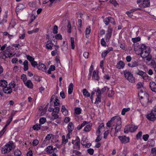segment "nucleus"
Masks as SVG:
<instances>
[{"mask_svg": "<svg viewBox=\"0 0 156 156\" xmlns=\"http://www.w3.org/2000/svg\"><path fill=\"white\" fill-rule=\"evenodd\" d=\"M151 52L150 48L144 44H142L141 50L140 52L141 57L143 58H146L149 60L152 58L151 55L150 54Z\"/></svg>", "mask_w": 156, "mask_h": 156, "instance_id": "f257e3e1", "label": "nucleus"}, {"mask_svg": "<svg viewBox=\"0 0 156 156\" xmlns=\"http://www.w3.org/2000/svg\"><path fill=\"white\" fill-rule=\"evenodd\" d=\"M16 146L12 141H9L2 148L1 152L2 154L8 153L15 148Z\"/></svg>", "mask_w": 156, "mask_h": 156, "instance_id": "f03ea898", "label": "nucleus"}, {"mask_svg": "<svg viewBox=\"0 0 156 156\" xmlns=\"http://www.w3.org/2000/svg\"><path fill=\"white\" fill-rule=\"evenodd\" d=\"M121 119L119 116H115L112 118L107 123V127H111L112 124L113 125L115 124V127H118L121 125Z\"/></svg>", "mask_w": 156, "mask_h": 156, "instance_id": "7ed1b4c3", "label": "nucleus"}, {"mask_svg": "<svg viewBox=\"0 0 156 156\" xmlns=\"http://www.w3.org/2000/svg\"><path fill=\"white\" fill-rule=\"evenodd\" d=\"M21 79L22 80L26 86L29 88H32L33 84L31 81L29 80H28L26 75L23 74L21 76Z\"/></svg>", "mask_w": 156, "mask_h": 156, "instance_id": "20e7f679", "label": "nucleus"}, {"mask_svg": "<svg viewBox=\"0 0 156 156\" xmlns=\"http://www.w3.org/2000/svg\"><path fill=\"white\" fill-rule=\"evenodd\" d=\"M49 112H52L51 115L53 119H56L58 118V113L59 111V108L58 107H55L54 108L50 107L48 109Z\"/></svg>", "mask_w": 156, "mask_h": 156, "instance_id": "39448f33", "label": "nucleus"}, {"mask_svg": "<svg viewBox=\"0 0 156 156\" xmlns=\"http://www.w3.org/2000/svg\"><path fill=\"white\" fill-rule=\"evenodd\" d=\"M125 78L130 82L133 83L135 82V78L133 75L127 70L123 71Z\"/></svg>", "mask_w": 156, "mask_h": 156, "instance_id": "423d86ee", "label": "nucleus"}, {"mask_svg": "<svg viewBox=\"0 0 156 156\" xmlns=\"http://www.w3.org/2000/svg\"><path fill=\"white\" fill-rule=\"evenodd\" d=\"M137 3L141 8H146L150 5V0H137Z\"/></svg>", "mask_w": 156, "mask_h": 156, "instance_id": "0eeeda50", "label": "nucleus"}, {"mask_svg": "<svg viewBox=\"0 0 156 156\" xmlns=\"http://www.w3.org/2000/svg\"><path fill=\"white\" fill-rule=\"evenodd\" d=\"M72 143L75 148L79 149L80 148V140L78 137H76L75 139L73 140Z\"/></svg>", "mask_w": 156, "mask_h": 156, "instance_id": "6e6552de", "label": "nucleus"}, {"mask_svg": "<svg viewBox=\"0 0 156 156\" xmlns=\"http://www.w3.org/2000/svg\"><path fill=\"white\" fill-rule=\"evenodd\" d=\"M118 138L122 144H126L129 143L130 140L129 137H126L125 136H119Z\"/></svg>", "mask_w": 156, "mask_h": 156, "instance_id": "1a4fd4ad", "label": "nucleus"}, {"mask_svg": "<svg viewBox=\"0 0 156 156\" xmlns=\"http://www.w3.org/2000/svg\"><path fill=\"white\" fill-rule=\"evenodd\" d=\"M16 42V44H13L12 45V46L14 47L16 50L22 47L25 45V44L20 40H17Z\"/></svg>", "mask_w": 156, "mask_h": 156, "instance_id": "9d476101", "label": "nucleus"}, {"mask_svg": "<svg viewBox=\"0 0 156 156\" xmlns=\"http://www.w3.org/2000/svg\"><path fill=\"white\" fill-rule=\"evenodd\" d=\"M134 50L135 53L138 55L140 54V52L141 50V47H142V44H139L138 43L134 44Z\"/></svg>", "mask_w": 156, "mask_h": 156, "instance_id": "9b49d317", "label": "nucleus"}, {"mask_svg": "<svg viewBox=\"0 0 156 156\" xmlns=\"http://www.w3.org/2000/svg\"><path fill=\"white\" fill-rule=\"evenodd\" d=\"M136 74L141 76L144 80H147L148 79V76L146 74V73L142 70H138L136 72Z\"/></svg>", "mask_w": 156, "mask_h": 156, "instance_id": "f8f14e48", "label": "nucleus"}, {"mask_svg": "<svg viewBox=\"0 0 156 156\" xmlns=\"http://www.w3.org/2000/svg\"><path fill=\"white\" fill-rule=\"evenodd\" d=\"M138 96L141 99L143 98V96L146 97L147 100L149 99V95L146 92H144L142 90H140L138 93Z\"/></svg>", "mask_w": 156, "mask_h": 156, "instance_id": "ddd939ff", "label": "nucleus"}, {"mask_svg": "<svg viewBox=\"0 0 156 156\" xmlns=\"http://www.w3.org/2000/svg\"><path fill=\"white\" fill-rule=\"evenodd\" d=\"M3 52L6 58L12 57L14 56L13 54L9 49H6Z\"/></svg>", "mask_w": 156, "mask_h": 156, "instance_id": "4468645a", "label": "nucleus"}, {"mask_svg": "<svg viewBox=\"0 0 156 156\" xmlns=\"http://www.w3.org/2000/svg\"><path fill=\"white\" fill-rule=\"evenodd\" d=\"M113 31L112 28L110 27H108L107 31V33L106 35V37L107 39H109L112 35V32Z\"/></svg>", "mask_w": 156, "mask_h": 156, "instance_id": "2eb2a0df", "label": "nucleus"}, {"mask_svg": "<svg viewBox=\"0 0 156 156\" xmlns=\"http://www.w3.org/2000/svg\"><path fill=\"white\" fill-rule=\"evenodd\" d=\"M46 151L47 153L50 154L53 152H56L57 151V150L56 148H53V147L51 146H49L46 148Z\"/></svg>", "mask_w": 156, "mask_h": 156, "instance_id": "dca6fc26", "label": "nucleus"}, {"mask_svg": "<svg viewBox=\"0 0 156 156\" xmlns=\"http://www.w3.org/2000/svg\"><path fill=\"white\" fill-rule=\"evenodd\" d=\"M124 63L122 61H119L116 65V68L118 69H123L125 66Z\"/></svg>", "mask_w": 156, "mask_h": 156, "instance_id": "f3484780", "label": "nucleus"}, {"mask_svg": "<svg viewBox=\"0 0 156 156\" xmlns=\"http://www.w3.org/2000/svg\"><path fill=\"white\" fill-rule=\"evenodd\" d=\"M37 68L38 69L43 72H45L46 70V68L45 66L41 62H39V63L38 65L37 66Z\"/></svg>", "mask_w": 156, "mask_h": 156, "instance_id": "a211bd4d", "label": "nucleus"}, {"mask_svg": "<svg viewBox=\"0 0 156 156\" xmlns=\"http://www.w3.org/2000/svg\"><path fill=\"white\" fill-rule=\"evenodd\" d=\"M114 19L113 18L110 17H108L105 18L104 20V22L107 25L108 24L109 22H111L112 23H114Z\"/></svg>", "mask_w": 156, "mask_h": 156, "instance_id": "6ab92c4d", "label": "nucleus"}, {"mask_svg": "<svg viewBox=\"0 0 156 156\" xmlns=\"http://www.w3.org/2000/svg\"><path fill=\"white\" fill-rule=\"evenodd\" d=\"M147 61L146 62L147 64L151 66L152 67H154L155 66V62L154 60L151 58L149 60L146 58Z\"/></svg>", "mask_w": 156, "mask_h": 156, "instance_id": "aec40b11", "label": "nucleus"}, {"mask_svg": "<svg viewBox=\"0 0 156 156\" xmlns=\"http://www.w3.org/2000/svg\"><path fill=\"white\" fill-rule=\"evenodd\" d=\"M92 79L94 80H98L99 77L98 75V72L95 71H93L92 74Z\"/></svg>", "mask_w": 156, "mask_h": 156, "instance_id": "412c9836", "label": "nucleus"}, {"mask_svg": "<svg viewBox=\"0 0 156 156\" xmlns=\"http://www.w3.org/2000/svg\"><path fill=\"white\" fill-rule=\"evenodd\" d=\"M46 119L44 117H42L39 119L40 124H36L35 125H34L33 127H39L40 126V125H42L44 124L46 121Z\"/></svg>", "mask_w": 156, "mask_h": 156, "instance_id": "4be33fe9", "label": "nucleus"}, {"mask_svg": "<svg viewBox=\"0 0 156 156\" xmlns=\"http://www.w3.org/2000/svg\"><path fill=\"white\" fill-rule=\"evenodd\" d=\"M66 106L62 105V107L61 111L63 115L65 116L68 115L69 112L68 110L66 108Z\"/></svg>", "mask_w": 156, "mask_h": 156, "instance_id": "5701e85b", "label": "nucleus"}, {"mask_svg": "<svg viewBox=\"0 0 156 156\" xmlns=\"http://www.w3.org/2000/svg\"><path fill=\"white\" fill-rule=\"evenodd\" d=\"M155 115L151 112L150 114H148L146 117L149 120L151 121H154L156 119Z\"/></svg>", "mask_w": 156, "mask_h": 156, "instance_id": "b1692460", "label": "nucleus"}, {"mask_svg": "<svg viewBox=\"0 0 156 156\" xmlns=\"http://www.w3.org/2000/svg\"><path fill=\"white\" fill-rule=\"evenodd\" d=\"M150 87L152 91L156 92V84L154 82L150 83Z\"/></svg>", "mask_w": 156, "mask_h": 156, "instance_id": "393cba45", "label": "nucleus"}, {"mask_svg": "<svg viewBox=\"0 0 156 156\" xmlns=\"http://www.w3.org/2000/svg\"><path fill=\"white\" fill-rule=\"evenodd\" d=\"M4 92L5 93L10 94L12 92V89L9 87L6 86L3 88Z\"/></svg>", "mask_w": 156, "mask_h": 156, "instance_id": "a878e982", "label": "nucleus"}, {"mask_svg": "<svg viewBox=\"0 0 156 156\" xmlns=\"http://www.w3.org/2000/svg\"><path fill=\"white\" fill-rule=\"evenodd\" d=\"M46 48L47 49H51L53 46V44L52 43L51 41H48L46 43Z\"/></svg>", "mask_w": 156, "mask_h": 156, "instance_id": "bb28decb", "label": "nucleus"}, {"mask_svg": "<svg viewBox=\"0 0 156 156\" xmlns=\"http://www.w3.org/2000/svg\"><path fill=\"white\" fill-rule=\"evenodd\" d=\"M25 8L24 5L21 3L18 4L17 6L16 9V12H20L23 10V9Z\"/></svg>", "mask_w": 156, "mask_h": 156, "instance_id": "cd10ccee", "label": "nucleus"}, {"mask_svg": "<svg viewBox=\"0 0 156 156\" xmlns=\"http://www.w3.org/2000/svg\"><path fill=\"white\" fill-rule=\"evenodd\" d=\"M85 126H86L85 127H91L92 125L90 122L85 121L81 124L80 127H84Z\"/></svg>", "mask_w": 156, "mask_h": 156, "instance_id": "c85d7f7f", "label": "nucleus"}, {"mask_svg": "<svg viewBox=\"0 0 156 156\" xmlns=\"http://www.w3.org/2000/svg\"><path fill=\"white\" fill-rule=\"evenodd\" d=\"M52 137H53V136L52 134H48L46 137L45 140L43 141L42 144L41 146V147H44L43 145L45 144V142L46 140H50V139Z\"/></svg>", "mask_w": 156, "mask_h": 156, "instance_id": "c756f323", "label": "nucleus"}, {"mask_svg": "<svg viewBox=\"0 0 156 156\" xmlns=\"http://www.w3.org/2000/svg\"><path fill=\"white\" fill-rule=\"evenodd\" d=\"M7 86V82L5 80H0V86L3 87H5Z\"/></svg>", "mask_w": 156, "mask_h": 156, "instance_id": "7c9ffc66", "label": "nucleus"}, {"mask_svg": "<svg viewBox=\"0 0 156 156\" xmlns=\"http://www.w3.org/2000/svg\"><path fill=\"white\" fill-rule=\"evenodd\" d=\"M83 94L84 97H90V94L86 89H84L82 90Z\"/></svg>", "mask_w": 156, "mask_h": 156, "instance_id": "2f4dec72", "label": "nucleus"}, {"mask_svg": "<svg viewBox=\"0 0 156 156\" xmlns=\"http://www.w3.org/2000/svg\"><path fill=\"white\" fill-rule=\"evenodd\" d=\"M93 90L94 91L96 92V95L97 97H101V95L102 94L98 87L97 88V90H96L95 88H93Z\"/></svg>", "mask_w": 156, "mask_h": 156, "instance_id": "473e14b6", "label": "nucleus"}, {"mask_svg": "<svg viewBox=\"0 0 156 156\" xmlns=\"http://www.w3.org/2000/svg\"><path fill=\"white\" fill-rule=\"evenodd\" d=\"M73 84L72 83H70L68 87V93L69 94H71L73 91Z\"/></svg>", "mask_w": 156, "mask_h": 156, "instance_id": "72a5a7b5", "label": "nucleus"}, {"mask_svg": "<svg viewBox=\"0 0 156 156\" xmlns=\"http://www.w3.org/2000/svg\"><path fill=\"white\" fill-rule=\"evenodd\" d=\"M23 65L24 66L23 69L24 71H27L29 69L28 66V62L27 60H25L23 62Z\"/></svg>", "mask_w": 156, "mask_h": 156, "instance_id": "f704fd0d", "label": "nucleus"}, {"mask_svg": "<svg viewBox=\"0 0 156 156\" xmlns=\"http://www.w3.org/2000/svg\"><path fill=\"white\" fill-rule=\"evenodd\" d=\"M73 129V127H68V133L67 135L66 138L68 139L70 138V136L72 134V132Z\"/></svg>", "mask_w": 156, "mask_h": 156, "instance_id": "c9c22d12", "label": "nucleus"}, {"mask_svg": "<svg viewBox=\"0 0 156 156\" xmlns=\"http://www.w3.org/2000/svg\"><path fill=\"white\" fill-rule=\"evenodd\" d=\"M52 37L53 38H55L57 40H62V35L60 34H57L56 35H52Z\"/></svg>", "mask_w": 156, "mask_h": 156, "instance_id": "e433bc0d", "label": "nucleus"}, {"mask_svg": "<svg viewBox=\"0 0 156 156\" xmlns=\"http://www.w3.org/2000/svg\"><path fill=\"white\" fill-rule=\"evenodd\" d=\"M75 113L76 115H79L81 113L82 109L80 108L76 107L74 109Z\"/></svg>", "mask_w": 156, "mask_h": 156, "instance_id": "4c0bfd02", "label": "nucleus"}, {"mask_svg": "<svg viewBox=\"0 0 156 156\" xmlns=\"http://www.w3.org/2000/svg\"><path fill=\"white\" fill-rule=\"evenodd\" d=\"M140 38L139 37H137L135 38H132V41L134 43V44H136L137 42L140 41Z\"/></svg>", "mask_w": 156, "mask_h": 156, "instance_id": "58836bf2", "label": "nucleus"}, {"mask_svg": "<svg viewBox=\"0 0 156 156\" xmlns=\"http://www.w3.org/2000/svg\"><path fill=\"white\" fill-rule=\"evenodd\" d=\"M130 110V109L129 108H123L122 111L121 112V114L122 115H125V113L129 111Z\"/></svg>", "mask_w": 156, "mask_h": 156, "instance_id": "ea45409f", "label": "nucleus"}, {"mask_svg": "<svg viewBox=\"0 0 156 156\" xmlns=\"http://www.w3.org/2000/svg\"><path fill=\"white\" fill-rule=\"evenodd\" d=\"M22 154V153L19 149L16 150L14 152V154L15 156H20Z\"/></svg>", "mask_w": 156, "mask_h": 156, "instance_id": "a19ab883", "label": "nucleus"}, {"mask_svg": "<svg viewBox=\"0 0 156 156\" xmlns=\"http://www.w3.org/2000/svg\"><path fill=\"white\" fill-rule=\"evenodd\" d=\"M74 39L73 37H71L70 38L71 47V48L72 49H74L75 48V44Z\"/></svg>", "mask_w": 156, "mask_h": 156, "instance_id": "79ce46f5", "label": "nucleus"}, {"mask_svg": "<svg viewBox=\"0 0 156 156\" xmlns=\"http://www.w3.org/2000/svg\"><path fill=\"white\" fill-rule=\"evenodd\" d=\"M54 106H58L60 105V102L57 98H55V101L54 102Z\"/></svg>", "mask_w": 156, "mask_h": 156, "instance_id": "37998d69", "label": "nucleus"}, {"mask_svg": "<svg viewBox=\"0 0 156 156\" xmlns=\"http://www.w3.org/2000/svg\"><path fill=\"white\" fill-rule=\"evenodd\" d=\"M9 86L10 88H11L12 89L16 87V83L14 81H12L9 84Z\"/></svg>", "mask_w": 156, "mask_h": 156, "instance_id": "c03bdc74", "label": "nucleus"}, {"mask_svg": "<svg viewBox=\"0 0 156 156\" xmlns=\"http://www.w3.org/2000/svg\"><path fill=\"white\" fill-rule=\"evenodd\" d=\"M58 27L57 26L55 25L53 29V33L54 34H57L58 33Z\"/></svg>", "mask_w": 156, "mask_h": 156, "instance_id": "a18cd8bd", "label": "nucleus"}, {"mask_svg": "<svg viewBox=\"0 0 156 156\" xmlns=\"http://www.w3.org/2000/svg\"><path fill=\"white\" fill-rule=\"evenodd\" d=\"M26 57L27 59L30 61L31 63V62L33 61L34 60V57H31L29 55H27Z\"/></svg>", "mask_w": 156, "mask_h": 156, "instance_id": "49530a36", "label": "nucleus"}, {"mask_svg": "<svg viewBox=\"0 0 156 156\" xmlns=\"http://www.w3.org/2000/svg\"><path fill=\"white\" fill-rule=\"evenodd\" d=\"M114 94V92L113 90L110 91L108 94L109 97L113 98Z\"/></svg>", "mask_w": 156, "mask_h": 156, "instance_id": "de8ad7c7", "label": "nucleus"}, {"mask_svg": "<svg viewBox=\"0 0 156 156\" xmlns=\"http://www.w3.org/2000/svg\"><path fill=\"white\" fill-rule=\"evenodd\" d=\"M91 31V29L90 27H87L85 30V34L86 35H87V34H89Z\"/></svg>", "mask_w": 156, "mask_h": 156, "instance_id": "09e8293b", "label": "nucleus"}, {"mask_svg": "<svg viewBox=\"0 0 156 156\" xmlns=\"http://www.w3.org/2000/svg\"><path fill=\"white\" fill-rule=\"evenodd\" d=\"M12 120V118L9 117L8 119L6 121V124L5 127H7L9 125L11 122Z\"/></svg>", "mask_w": 156, "mask_h": 156, "instance_id": "8fccbe9b", "label": "nucleus"}, {"mask_svg": "<svg viewBox=\"0 0 156 156\" xmlns=\"http://www.w3.org/2000/svg\"><path fill=\"white\" fill-rule=\"evenodd\" d=\"M109 88L107 87H104L102 88L100 90L102 94L105 92L106 91H108L109 90Z\"/></svg>", "mask_w": 156, "mask_h": 156, "instance_id": "3c124183", "label": "nucleus"}, {"mask_svg": "<svg viewBox=\"0 0 156 156\" xmlns=\"http://www.w3.org/2000/svg\"><path fill=\"white\" fill-rule=\"evenodd\" d=\"M36 18V16L35 15L32 14L30 17V20L29 21L30 23H32L35 19Z\"/></svg>", "mask_w": 156, "mask_h": 156, "instance_id": "603ef678", "label": "nucleus"}, {"mask_svg": "<svg viewBox=\"0 0 156 156\" xmlns=\"http://www.w3.org/2000/svg\"><path fill=\"white\" fill-rule=\"evenodd\" d=\"M62 143L63 144H66L68 141V140L67 139H66L65 136L64 135L62 136Z\"/></svg>", "mask_w": 156, "mask_h": 156, "instance_id": "864d4df0", "label": "nucleus"}, {"mask_svg": "<svg viewBox=\"0 0 156 156\" xmlns=\"http://www.w3.org/2000/svg\"><path fill=\"white\" fill-rule=\"evenodd\" d=\"M18 112L17 111L13 110L11 112V115L9 117L10 118H12L13 119V117L14 116L16 113Z\"/></svg>", "mask_w": 156, "mask_h": 156, "instance_id": "5fc2aeb1", "label": "nucleus"}, {"mask_svg": "<svg viewBox=\"0 0 156 156\" xmlns=\"http://www.w3.org/2000/svg\"><path fill=\"white\" fill-rule=\"evenodd\" d=\"M108 53L106 50H105L103 51L101 53L102 57V58H104L106 56Z\"/></svg>", "mask_w": 156, "mask_h": 156, "instance_id": "6e6d98bb", "label": "nucleus"}, {"mask_svg": "<svg viewBox=\"0 0 156 156\" xmlns=\"http://www.w3.org/2000/svg\"><path fill=\"white\" fill-rule=\"evenodd\" d=\"M142 135V132L141 131L139 132L137 134L136 136V138L137 140H139L141 138Z\"/></svg>", "mask_w": 156, "mask_h": 156, "instance_id": "4d7b16f0", "label": "nucleus"}, {"mask_svg": "<svg viewBox=\"0 0 156 156\" xmlns=\"http://www.w3.org/2000/svg\"><path fill=\"white\" fill-rule=\"evenodd\" d=\"M101 101V97H97L96 101L94 102L95 104H98Z\"/></svg>", "mask_w": 156, "mask_h": 156, "instance_id": "13d9d810", "label": "nucleus"}, {"mask_svg": "<svg viewBox=\"0 0 156 156\" xmlns=\"http://www.w3.org/2000/svg\"><path fill=\"white\" fill-rule=\"evenodd\" d=\"M87 152L90 155H92L94 154V150L92 148L88 149L87 150Z\"/></svg>", "mask_w": 156, "mask_h": 156, "instance_id": "bf43d9fd", "label": "nucleus"}, {"mask_svg": "<svg viewBox=\"0 0 156 156\" xmlns=\"http://www.w3.org/2000/svg\"><path fill=\"white\" fill-rule=\"evenodd\" d=\"M101 45L104 47L106 46V42L105 41L104 39L103 38H102L101 39Z\"/></svg>", "mask_w": 156, "mask_h": 156, "instance_id": "052dcab7", "label": "nucleus"}, {"mask_svg": "<svg viewBox=\"0 0 156 156\" xmlns=\"http://www.w3.org/2000/svg\"><path fill=\"white\" fill-rule=\"evenodd\" d=\"M6 130V127H3L2 129L0 131V136H2Z\"/></svg>", "mask_w": 156, "mask_h": 156, "instance_id": "680f3d73", "label": "nucleus"}, {"mask_svg": "<svg viewBox=\"0 0 156 156\" xmlns=\"http://www.w3.org/2000/svg\"><path fill=\"white\" fill-rule=\"evenodd\" d=\"M149 136L148 134L144 135L143 136V139L144 141H147L149 138Z\"/></svg>", "mask_w": 156, "mask_h": 156, "instance_id": "e2e57ef3", "label": "nucleus"}, {"mask_svg": "<svg viewBox=\"0 0 156 156\" xmlns=\"http://www.w3.org/2000/svg\"><path fill=\"white\" fill-rule=\"evenodd\" d=\"M136 87L138 89L141 88L142 87H143V85L142 83L139 82L136 85Z\"/></svg>", "mask_w": 156, "mask_h": 156, "instance_id": "0e129e2a", "label": "nucleus"}, {"mask_svg": "<svg viewBox=\"0 0 156 156\" xmlns=\"http://www.w3.org/2000/svg\"><path fill=\"white\" fill-rule=\"evenodd\" d=\"M31 63L32 66L34 67H36L38 65V64L37 62L35 61L34 60L33 61L31 62Z\"/></svg>", "mask_w": 156, "mask_h": 156, "instance_id": "69168bd1", "label": "nucleus"}, {"mask_svg": "<svg viewBox=\"0 0 156 156\" xmlns=\"http://www.w3.org/2000/svg\"><path fill=\"white\" fill-rule=\"evenodd\" d=\"M39 143V141L35 139L33 142V144L34 146H37Z\"/></svg>", "mask_w": 156, "mask_h": 156, "instance_id": "338daca9", "label": "nucleus"}, {"mask_svg": "<svg viewBox=\"0 0 156 156\" xmlns=\"http://www.w3.org/2000/svg\"><path fill=\"white\" fill-rule=\"evenodd\" d=\"M109 2L115 6H116L118 4L116 1L115 0H110Z\"/></svg>", "mask_w": 156, "mask_h": 156, "instance_id": "774afa93", "label": "nucleus"}]
</instances>
